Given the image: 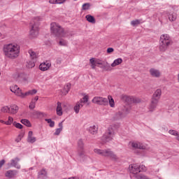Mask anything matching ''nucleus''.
Here are the masks:
<instances>
[{
  "mask_svg": "<svg viewBox=\"0 0 179 179\" xmlns=\"http://www.w3.org/2000/svg\"><path fill=\"white\" fill-rule=\"evenodd\" d=\"M3 52L10 59H15L20 54V46L17 43H8L3 45Z\"/></svg>",
  "mask_w": 179,
  "mask_h": 179,
  "instance_id": "obj_1",
  "label": "nucleus"
},
{
  "mask_svg": "<svg viewBox=\"0 0 179 179\" xmlns=\"http://www.w3.org/2000/svg\"><path fill=\"white\" fill-rule=\"evenodd\" d=\"M120 128V124H113L110 126L108 130L101 137V141L103 143H107V142H111L115 136V131Z\"/></svg>",
  "mask_w": 179,
  "mask_h": 179,
  "instance_id": "obj_2",
  "label": "nucleus"
},
{
  "mask_svg": "<svg viewBox=\"0 0 179 179\" xmlns=\"http://www.w3.org/2000/svg\"><path fill=\"white\" fill-rule=\"evenodd\" d=\"M173 43L171 38L167 34H164L159 38V51L164 52L167 51L169 46Z\"/></svg>",
  "mask_w": 179,
  "mask_h": 179,
  "instance_id": "obj_3",
  "label": "nucleus"
},
{
  "mask_svg": "<svg viewBox=\"0 0 179 179\" xmlns=\"http://www.w3.org/2000/svg\"><path fill=\"white\" fill-rule=\"evenodd\" d=\"M40 20V17H37L34 19H33L31 21L30 23V31H29V36L31 38H36L37 36H38V26L40 25V22H38Z\"/></svg>",
  "mask_w": 179,
  "mask_h": 179,
  "instance_id": "obj_4",
  "label": "nucleus"
},
{
  "mask_svg": "<svg viewBox=\"0 0 179 179\" xmlns=\"http://www.w3.org/2000/svg\"><path fill=\"white\" fill-rule=\"evenodd\" d=\"M50 30L56 37H68V34L64 31V29L56 22L50 24Z\"/></svg>",
  "mask_w": 179,
  "mask_h": 179,
  "instance_id": "obj_5",
  "label": "nucleus"
},
{
  "mask_svg": "<svg viewBox=\"0 0 179 179\" xmlns=\"http://www.w3.org/2000/svg\"><path fill=\"white\" fill-rule=\"evenodd\" d=\"M131 113V109L125 108L124 109L115 113L112 117L113 121H120L125 118Z\"/></svg>",
  "mask_w": 179,
  "mask_h": 179,
  "instance_id": "obj_6",
  "label": "nucleus"
},
{
  "mask_svg": "<svg viewBox=\"0 0 179 179\" xmlns=\"http://www.w3.org/2000/svg\"><path fill=\"white\" fill-rule=\"evenodd\" d=\"M78 157L80 162H85L87 160V155H85V144L83 143V141L82 139L78 140Z\"/></svg>",
  "mask_w": 179,
  "mask_h": 179,
  "instance_id": "obj_7",
  "label": "nucleus"
},
{
  "mask_svg": "<svg viewBox=\"0 0 179 179\" xmlns=\"http://www.w3.org/2000/svg\"><path fill=\"white\" fill-rule=\"evenodd\" d=\"M92 102L94 104H98V106H108V99L103 96H94Z\"/></svg>",
  "mask_w": 179,
  "mask_h": 179,
  "instance_id": "obj_8",
  "label": "nucleus"
},
{
  "mask_svg": "<svg viewBox=\"0 0 179 179\" xmlns=\"http://www.w3.org/2000/svg\"><path fill=\"white\" fill-rule=\"evenodd\" d=\"M19 162H20V158L17 157L12 159L10 162L7 164V166L8 167H9V169H10L11 167H15V169H17V170H20L22 166H20V164H19Z\"/></svg>",
  "mask_w": 179,
  "mask_h": 179,
  "instance_id": "obj_9",
  "label": "nucleus"
},
{
  "mask_svg": "<svg viewBox=\"0 0 179 179\" xmlns=\"http://www.w3.org/2000/svg\"><path fill=\"white\" fill-rule=\"evenodd\" d=\"M10 92L12 93H14L15 96H17L18 97H20L21 99H24V93L22 92V90H20V87H17V85H13L10 87Z\"/></svg>",
  "mask_w": 179,
  "mask_h": 179,
  "instance_id": "obj_10",
  "label": "nucleus"
},
{
  "mask_svg": "<svg viewBox=\"0 0 179 179\" xmlns=\"http://www.w3.org/2000/svg\"><path fill=\"white\" fill-rule=\"evenodd\" d=\"M103 156L104 157H110L112 160H118V157L110 149L103 150Z\"/></svg>",
  "mask_w": 179,
  "mask_h": 179,
  "instance_id": "obj_11",
  "label": "nucleus"
},
{
  "mask_svg": "<svg viewBox=\"0 0 179 179\" xmlns=\"http://www.w3.org/2000/svg\"><path fill=\"white\" fill-rule=\"evenodd\" d=\"M17 170H8L5 173V177L8 179H15L17 176Z\"/></svg>",
  "mask_w": 179,
  "mask_h": 179,
  "instance_id": "obj_12",
  "label": "nucleus"
},
{
  "mask_svg": "<svg viewBox=\"0 0 179 179\" xmlns=\"http://www.w3.org/2000/svg\"><path fill=\"white\" fill-rule=\"evenodd\" d=\"M50 68H51V62L48 61L43 62L39 65V69L43 72H45V71H48Z\"/></svg>",
  "mask_w": 179,
  "mask_h": 179,
  "instance_id": "obj_13",
  "label": "nucleus"
},
{
  "mask_svg": "<svg viewBox=\"0 0 179 179\" xmlns=\"http://www.w3.org/2000/svg\"><path fill=\"white\" fill-rule=\"evenodd\" d=\"M157 104H159L158 99L152 98L151 101V103L150 104V106H149V111L150 113H153V111L156 110V107H157Z\"/></svg>",
  "mask_w": 179,
  "mask_h": 179,
  "instance_id": "obj_14",
  "label": "nucleus"
},
{
  "mask_svg": "<svg viewBox=\"0 0 179 179\" xmlns=\"http://www.w3.org/2000/svg\"><path fill=\"white\" fill-rule=\"evenodd\" d=\"M130 143L131 145V148H134V149H141L143 150L146 149V146L143 145V143L139 142H131Z\"/></svg>",
  "mask_w": 179,
  "mask_h": 179,
  "instance_id": "obj_15",
  "label": "nucleus"
},
{
  "mask_svg": "<svg viewBox=\"0 0 179 179\" xmlns=\"http://www.w3.org/2000/svg\"><path fill=\"white\" fill-rule=\"evenodd\" d=\"M150 74L152 78H160L162 73L160 71L154 68L150 69Z\"/></svg>",
  "mask_w": 179,
  "mask_h": 179,
  "instance_id": "obj_16",
  "label": "nucleus"
},
{
  "mask_svg": "<svg viewBox=\"0 0 179 179\" xmlns=\"http://www.w3.org/2000/svg\"><path fill=\"white\" fill-rule=\"evenodd\" d=\"M83 107V100L80 99L78 102L76 103V106H74V111L76 114H79V111L80 108Z\"/></svg>",
  "mask_w": 179,
  "mask_h": 179,
  "instance_id": "obj_17",
  "label": "nucleus"
},
{
  "mask_svg": "<svg viewBox=\"0 0 179 179\" xmlns=\"http://www.w3.org/2000/svg\"><path fill=\"white\" fill-rule=\"evenodd\" d=\"M37 141L35 136H33V132L29 131L28 133L27 142L28 143H34Z\"/></svg>",
  "mask_w": 179,
  "mask_h": 179,
  "instance_id": "obj_18",
  "label": "nucleus"
},
{
  "mask_svg": "<svg viewBox=\"0 0 179 179\" xmlns=\"http://www.w3.org/2000/svg\"><path fill=\"white\" fill-rule=\"evenodd\" d=\"M88 131L90 133L92 134V135H96L99 131V126L97 125L90 126L88 128Z\"/></svg>",
  "mask_w": 179,
  "mask_h": 179,
  "instance_id": "obj_19",
  "label": "nucleus"
},
{
  "mask_svg": "<svg viewBox=\"0 0 179 179\" xmlns=\"http://www.w3.org/2000/svg\"><path fill=\"white\" fill-rule=\"evenodd\" d=\"M9 110V114H17V111H19V107L15 104L10 105Z\"/></svg>",
  "mask_w": 179,
  "mask_h": 179,
  "instance_id": "obj_20",
  "label": "nucleus"
},
{
  "mask_svg": "<svg viewBox=\"0 0 179 179\" xmlns=\"http://www.w3.org/2000/svg\"><path fill=\"white\" fill-rule=\"evenodd\" d=\"M38 179H45L47 178V171L45 169H42L38 173Z\"/></svg>",
  "mask_w": 179,
  "mask_h": 179,
  "instance_id": "obj_21",
  "label": "nucleus"
},
{
  "mask_svg": "<svg viewBox=\"0 0 179 179\" xmlns=\"http://www.w3.org/2000/svg\"><path fill=\"white\" fill-rule=\"evenodd\" d=\"M161 96H162V90L157 89L153 94L152 99H155L156 100L158 99V101H159V100H160Z\"/></svg>",
  "mask_w": 179,
  "mask_h": 179,
  "instance_id": "obj_22",
  "label": "nucleus"
},
{
  "mask_svg": "<svg viewBox=\"0 0 179 179\" xmlns=\"http://www.w3.org/2000/svg\"><path fill=\"white\" fill-rule=\"evenodd\" d=\"M90 63L91 64V67L92 69H96V66L97 65H101V63L96 62V60H94V58H91L90 59Z\"/></svg>",
  "mask_w": 179,
  "mask_h": 179,
  "instance_id": "obj_23",
  "label": "nucleus"
},
{
  "mask_svg": "<svg viewBox=\"0 0 179 179\" xmlns=\"http://www.w3.org/2000/svg\"><path fill=\"white\" fill-rule=\"evenodd\" d=\"M122 64V59L121 58H117L113 61V62L110 64V66L113 68L117 66V65H121Z\"/></svg>",
  "mask_w": 179,
  "mask_h": 179,
  "instance_id": "obj_24",
  "label": "nucleus"
},
{
  "mask_svg": "<svg viewBox=\"0 0 179 179\" xmlns=\"http://www.w3.org/2000/svg\"><path fill=\"white\" fill-rule=\"evenodd\" d=\"M107 100L108 101L110 107H111L112 108H114L115 107V102L114 101V99H113V96H111L110 95H108Z\"/></svg>",
  "mask_w": 179,
  "mask_h": 179,
  "instance_id": "obj_25",
  "label": "nucleus"
},
{
  "mask_svg": "<svg viewBox=\"0 0 179 179\" xmlns=\"http://www.w3.org/2000/svg\"><path fill=\"white\" fill-rule=\"evenodd\" d=\"M56 111H57V115H59V117L62 115V106L61 102H57Z\"/></svg>",
  "mask_w": 179,
  "mask_h": 179,
  "instance_id": "obj_26",
  "label": "nucleus"
},
{
  "mask_svg": "<svg viewBox=\"0 0 179 179\" xmlns=\"http://www.w3.org/2000/svg\"><path fill=\"white\" fill-rule=\"evenodd\" d=\"M85 18L87 20V22H89V23H92V24L96 23V20L94 19V17H93L92 15H87L85 16Z\"/></svg>",
  "mask_w": 179,
  "mask_h": 179,
  "instance_id": "obj_27",
  "label": "nucleus"
},
{
  "mask_svg": "<svg viewBox=\"0 0 179 179\" xmlns=\"http://www.w3.org/2000/svg\"><path fill=\"white\" fill-rule=\"evenodd\" d=\"M20 122L29 128L31 127V123L30 122V120L27 119H22Z\"/></svg>",
  "mask_w": 179,
  "mask_h": 179,
  "instance_id": "obj_28",
  "label": "nucleus"
},
{
  "mask_svg": "<svg viewBox=\"0 0 179 179\" xmlns=\"http://www.w3.org/2000/svg\"><path fill=\"white\" fill-rule=\"evenodd\" d=\"M36 93H37V90H29L25 93H24V97H26V96H33V94H36Z\"/></svg>",
  "mask_w": 179,
  "mask_h": 179,
  "instance_id": "obj_29",
  "label": "nucleus"
},
{
  "mask_svg": "<svg viewBox=\"0 0 179 179\" xmlns=\"http://www.w3.org/2000/svg\"><path fill=\"white\" fill-rule=\"evenodd\" d=\"M71 83H67L64 88V92L63 94H68V93H69V90H71Z\"/></svg>",
  "mask_w": 179,
  "mask_h": 179,
  "instance_id": "obj_30",
  "label": "nucleus"
},
{
  "mask_svg": "<svg viewBox=\"0 0 179 179\" xmlns=\"http://www.w3.org/2000/svg\"><path fill=\"white\" fill-rule=\"evenodd\" d=\"M28 52L29 54L30 58H31L32 59H37V54L34 51H33V50H29Z\"/></svg>",
  "mask_w": 179,
  "mask_h": 179,
  "instance_id": "obj_31",
  "label": "nucleus"
},
{
  "mask_svg": "<svg viewBox=\"0 0 179 179\" xmlns=\"http://www.w3.org/2000/svg\"><path fill=\"white\" fill-rule=\"evenodd\" d=\"M91 6H92V4H90V3H85L82 6V10H89V9H90Z\"/></svg>",
  "mask_w": 179,
  "mask_h": 179,
  "instance_id": "obj_32",
  "label": "nucleus"
},
{
  "mask_svg": "<svg viewBox=\"0 0 179 179\" xmlns=\"http://www.w3.org/2000/svg\"><path fill=\"white\" fill-rule=\"evenodd\" d=\"M59 45H61L62 47H68V41L65 39H60L59 41Z\"/></svg>",
  "mask_w": 179,
  "mask_h": 179,
  "instance_id": "obj_33",
  "label": "nucleus"
},
{
  "mask_svg": "<svg viewBox=\"0 0 179 179\" xmlns=\"http://www.w3.org/2000/svg\"><path fill=\"white\" fill-rule=\"evenodd\" d=\"M169 19L171 22H174L177 19V13H173L169 15Z\"/></svg>",
  "mask_w": 179,
  "mask_h": 179,
  "instance_id": "obj_34",
  "label": "nucleus"
},
{
  "mask_svg": "<svg viewBox=\"0 0 179 179\" xmlns=\"http://www.w3.org/2000/svg\"><path fill=\"white\" fill-rule=\"evenodd\" d=\"M66 0H50L49 2L50 3H55V4H59L64 3Z\"/></svg>",
  "mask_w": 179,
  "mask_h": 179,
  "instance_id": "obj_35",
  "label": "nucleus"
},
{
  "mask_svg": "<svg viewBox=\"0 0 179 179\" xmlns=\"http://www.w3.org/2000/svg\"><path fill=\"white\" fill-rule=\"evenodd\" d=\"M45 121L49 124V127H50V128H53V127L55 126V122L51 119H45Z\"/></svg>",
  "mask_w": 179,
  "mask_h": 179,
  "instance_id": "obj_36",
  "label": "nucleus"
},
{
  "mask_svg": "<svg viewBox=\"0 0 179 179\" xmlns=\"http://www.w3.org/2000/svg\"><path fill=\"white\" fill-rule=\"evenodd\" d=\"M81 100H83V103L84 104H87V106H89L90 103H89V96L87 95H85L83 96V99H81Z\"/></svg>",
  "mask_w": 179,
  "mask_h": 179,
  "instance_id": "obj_37",
  "label": "nucleus"
},
{
  "mask_svg": "<svg viewBox=\"0 0 179 179\" xmlns=\"http://www.w3.org/2000/svg\"><path fill=\"white\" fill-rule=\"evenodd\" d=\"M169 134L170 135H172L173 136H178V131H177V130H174V129H170L169 130Z\"/></svg>",
  "mask_w": 179,
  "mask_h": 179,
  "instance_id": "obj_38",
  "label": "nucleus"
},
{
  "mask_svg": "<svg viewBox=\"0 0 179 179\" xmlns=\"http://www.w3.org/2000/svg\"><path fill=\"white\" fill-rule=\"evenodd\" d=\"M141 22L142 20H135L131 22V26H134V27L138 26V24H141Z\"/></svg>",
  "mask_w": 179,
  "mask_h": 179,
  "instance_id": "obj_39",
  "label": "nucleus"
},
{
  "mask_svg": "<svg viewBox=\"0 0 179 179\" xmlns=\"http://www.w3.org/2000/svg\"><path fill=\"white\" fill-rule=\"evenodd\" d=\"M94 153H96V155H100L101 156H103L104 150L95 148V149H94Z\"/></svg>",
  "mask_w": 179,
  "mask_h": 179,
  "instance_id": "obj_40",
  "label": "nucleus"
},
{
  "mask_svg": "<svg viewBox=\"0 0 179 179\" xmlns=\"http://www.w3.org/2000/svg\"><path fill=\"white\" fill-rule=\"evenodd\" d=\"M13 124V117L9 116L8 121H6L5 124L6 125H12Z\"/></svg>",
  "mask_w": 179,
  "mask_h": 179,
  "instance_id": "obj_41",
  "label": "nucleus"
},
{
  "mask_svg": "<svg viewBox=\"0 0 179 179\" xmlns=\"http://www.w3.org/2000/svg\"><path fill=\"white\" fill-rule=\"evenodd\" d=\"M29 107L30 110H34V108H36V101H34V100H31Z\"/></svg>",
  "mask_w": 179,
  "mask_h": 179,
  "instance_id": "obj_42",
  "label": "nucleus"
},
{
  "mask_svg": "<svg viewBox=\"0 0 179 179\" xmlns=\"http://www.w3.org/2000/svg\"><path fill=\"white\" fill-rule=\"evenodd\" d=\"M13 124L14 127H15V128H17L18 129H22L23 128V125H22V124L17 123L16 122H14Z\"/></svg>",
  "mask_w": 179,
  "mask_h": 179,
  "instance_id": "obj_43",
  "label": "nucleus"
},
{
  "mask_svg": "<svg viewBox=\"0 0 179 179\" xmlns=\"http://www.w3.org/2000/svg\"><path fill=\"white\" fill-rule=\"evenodd\" d=\"M1 111H2V113H7L9 114V111H10L9 106H6L2 107Z\"/></svg>",
  "mask_w": 179,
  "mask_h": 179,
  "instance_id": "obj_44",
  "label": "nucleus"
},
{
  "mask_svg": "<svg viewBox=\"0 0 179 179\" xmlns=\"http://www.w3.org/2000/svg\"><path fill=\"white\" fill-rule=\"evenodd\" d=\"M36 66V63L33 61H29L28 62V68H34Z\"/></svg>",
  "mask_w": 179,
  "mask_h": 179,
  "instance_id": "obj_45",
  "label": "nucleus"
},
{
  "mask_svg": "<svg viewBox=\"0 0 179 179\" xmlns=\"http://www.w3.org/2000/svg\"><path fill=\"white\" fill-rule=\"evenodd\" d=\"M22 138H23V136L22 134H19L18 136L15 138V142L19 143V142L22 141Z\"/></svg>",
  "mask_w": 179,
  "mask_h": 179,
  "instance_id": "obj_46",
  "label": "nucleus"
},
{
  "mask_svg": "<svg viewBox=\"0 0 179 179\" xmlns=\"http://www.w3.org/2000/svg\"><path fill=\"white\" fill-rule=\"evenodd\" d=\"M61 132H62V130H61V129H56L55 132L54 133V135L55 136H58L61 134Z\"/></svg>",
  "mask_w": 179,
  "mask_h": 179,
  "instance_id": "obj_47",
  "label": "nucleus"
},
{
  "mask_svg": "<svg viewBox=\"0 0 179 179\" xmlns=\"http://www.w3.org/2000/svg\"><path fill=\"white\" fill-rule=\"evenodd\" d=\"M139 169L141 171H146V170H148V169L146 168V166H145V165L139 166Z\"/></svg>",
  "mask_w": 179,
  "mask_h": 179,
  "instance_id": "obj_48",
  "label": "nucleus"
},
{
  "mask_svg": "<svg viewBox=\"0 0 179 179\" xmlns=\"http://www.w3.org/2000/svg\"><path fill=\"white\" fill-rule=\"evenodd\" d=\"M107 52H108V54H111V52H114V48H108L107 49Z\"/></svg>",
  "mask_w": 179,
  "mask_h": 179,
  "instance_id": "obj_49",
  "label": "nucleus"
},
{
  "mask_svg": "<svg viewBox=\"0 0 179 179\" xmlns=\"http://www.w3.org/2000/svg\"><path fill=\"white\" fill-rule=\"evenodd\" d=\"M3 164H5V159H1L0 161V169H2V166H3Z\"/></svg>",
  "mask_w": 179,
  "mask_h": 179,
  "instance_id": "obj_50",
  "label": "nucleus"
},
{
  "mask_svg": "<svg viewBox=\"0 0 179 179\" xmlns=\"http://www.w3.org/2000/svg\"><path fill=\"white\" fill-rule=\"evenodd\" d=\"M64 128L62 122L59 123V129H61L62 131V129Z\"/></svg>",
  "mask_w": 179,
  "mask_h": 179,
  "instance_id": "obj_51",
  "label": "nucleus"
},
{
  "mask_svg": "<svg viewBox=\"0 0 179 179\" xmlns=\"http://www.w3.org/2000/svg\"><path fill=\"white\" fill-rule=\"evenodd\" d=\"M132 100H133V102H134V103H139V101H140V100L138 99H134V98H132Z\"/></svg>",
  "mask_w": 179,
  "mask_h": 179,
  "instance_id": "obj_52",
  "label": "nucleus"
},
{
  "mask_svg": "<svg viewBox=\"0 0 179 179\" xmlns=\"http://www.w3.org/2000/svg\"><path fill=\"white\" fill-rule=\"evenodd\" d=\"M35 114L36 115H43V113H41V112H38V111H36V112H35Z\"/></svg>",
  "mask_w": 179,
  "mask_h": 179,
  "instance_id": "obj_53",
  "label": "nucleus"
},
{
  "mask_svg": "<svg viewBox=\"0 0 179 179\" xmlns=\"http://www.w3.org/2000/svg\"><path fill=\"white\" fill-rule=\"evenodd\" d=\"M62 63V60L61 59H58L57 60V64H59V65L61 64Z\"/></svg>",
  "mask_w": 179,
  "mask_h": 179,
  "instance_id": "obj_54",
  "label": "nucleus"
},
{
  "mask_svg": "<svg viewBox=\"0 0 179 179\" xmlns=\"http://www.w3.org/2000/svg\"><path fill=\"white\" fill-rule=\"evenodd\" d=\"M35 101V103H37V101H38V96H36L34 99H32Z\"/></svg>",
  "mask_w": 179,
  "mask_h": 179,
  "instance_id": "obj_55",
  "label": "nucleus"
},
{
  "mask_svg": "<svg viewBox=\"0 0 179 179\" xmlns=\"http://www.w3.org/2000/svg\"><path fill=\"white\" fill-rule=\"evenodd\" d=\"M126 100H132V98L129 96H126Z\"/></svg>",
  "mask_w": 179,
  "mask_h": 179,
  "instance_id": "obj_56",
  "label": "nucleus"
},
{
  "mask_svg": "<svg viewBox=\"0 0 179 179\" xmlns=\"http://www.w3.org/2000/svg\"><path fill=\"white\" fill-rule=\"evenodd\" d=\"M0 122H1V124H5V122H5L4 120H0Z\"/></svg>",
  "mask_w": 179,
  "mask_h": 179,
  "instance_id": "obj_57",
  "label": "nucleus"
},
{
  "mask_svg": "<svg viewBox=\"0 0 179 179\" xmlns=\"http://www.w3.org/2000/svg\"><path fill=\"white\" fill-rule=\"evenodd\" d=\"M177 80H178V83H179V73H178L177 75Z\"/></svg>",
  "mask_w": 179,
  "mask_h": 179,
  "instance_id": "obj_58",
  "label": "nucleus"
},
{
  "mask_svg": "<svg viewBox=\"0 0 179 179\" xmlns=\"http://www.w3.org/2000/svg\"><path fill=\"white\" fill-rule=\"evenodd\" d=\"M176 140H178V142H179V134H178V136H177V137H176Z\"/></svg>",
  "mask_w": 179,
  "mask_h": 179,
  "instance_id": "obj_59",
  "label": "nucleus"
},
{
  "mask_svg": "<svg viewBox=\"0 0 179 179\" xmlns=\"http://www.w3.org/2000/svg\"><path fill=\"white\" fill-rule=\"evenodd\" d=\"M29 171H30V170H34V167H31V168L29 169Z\"/></svg>",
  "mask_w": 179,
  "mask_h": 179,
  "instance_id": "obj_60",
  "label": "nucleus"
},
{
  "mask_svg": "<svg viewBox=\"0 0 179 179\" xmlns=\"http://www.w3.org/2000/svg\"><path fill=\"white\" fill-rule=\"evenodd\" d=\"M22 171L24 172V173H26V172H27V170H26V169H22Z\"/></svg>",
  "mask_w": 179,
  "mask_h": 179,
  "instance_id": "obj_61",
  "label": "nucleus"
},
{
  "mask_svg": "<svg viewBox=\"0 0 179 179\" xmlns=\"http://www.w3.org/2000/svg\"><path fill=\"white\" fill-rule=\"evenodd\" d=\"M73 1H78V0H73Z\"/></svg>",
  "mask_w": 179,
  "mask_h": 179,
  "instance_id": "obj_62",
  "label": "nucleus"
}]
</instances>
